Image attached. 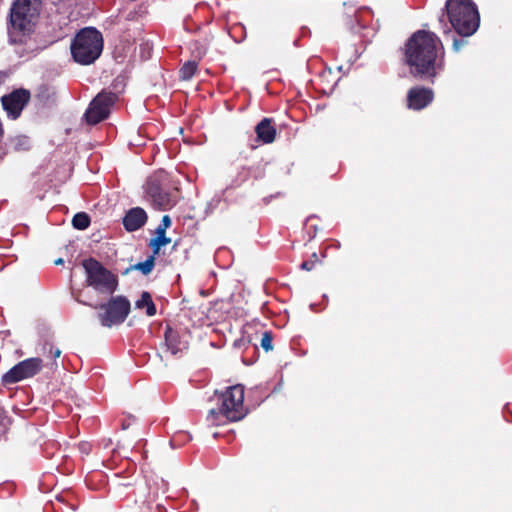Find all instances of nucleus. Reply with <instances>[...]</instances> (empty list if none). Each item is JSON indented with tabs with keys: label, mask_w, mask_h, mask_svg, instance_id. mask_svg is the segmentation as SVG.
<instances>
[{
	"label": "nucleus",
	"mask_w": 512,
	"mask_h": 512,
	"mask_svg": "<svg viewBox=\"0 0 512 512\" xmlns=\"http://www.w3.org/2000/svg\"><path fill=\"white\" fill-rule=\"evenodd\" d=\"M171 225V219L168 215L162 217L160 225L156 229V237L151 239L150 247L153 249L154 255L159 253L161 247L168 245L171 239L166 237V229Z\"/></svg>",
	"instance_id": "obj_14"
},
{
	"label": "nucleus",
	"mask_w": 512,
	"mask_h": 512,
	"mask_svg": "<svg viewBox=\"0 0 512 512\" xmlns=\"http://www.w3.org/2000/svg\"><path fill=\"white\" fill-rule=\"evenodd\" d=\"M217 408L210 409L207 419L213 424H220L222 416L228 421H239L247 413L244 408V387L240 384L229 387L221 394H215Z\"/></svg>",
	"instance_id": "obj_2"
},
{
	"label": "nucleus",
	"mask_w": 512,
	"mask_h": 512,
	"mask_svg": "<svg viewBox=\"0 0 512 512\" xmlns=\"http://www.w3.org/2000/svg\"><path fill=\"white\" fill-rule=\"evenodd\" d=\"M441 45L436 34L419 30L407 41L405 62L414 76L435 75L437 46Z\"/></svg>",
	"instance_id": "obj_1"
},
{
	"label": "nucleus",
	"mask_w": 512,
	"mask_h": 512,
	"mask_svg": "<svg viewBox=\"0 0 512 512\" xmlns=\"http://www.w3.org/2000/svg\"><path fill=\"white\" fill-rule=\"evenodd\" d=\"M261 347L266 351H271L273 349L272 345V335L270 332L266 331L263 333L261 338Z\"/></svg>",
	"instance_id": "obj_20"
},
{
	"label": "nucleus",
	"mask_w": 512,
	"mask_h": 512,
	"mask_svg": "<svg viewBox=\"0 0 512 512\" xmlns=\"http://www.w3.org/2000/svg\"><path fill=\"white\" fill-rule=\"evenodd\" d=\"M117 100V95L113 92L102 91L90 103L85 118L89 124L95 125L106 119L110 113V108Z\"/></svg>",
	"instance_id": "obj_8"
},
{
	"label": "nucleus",
	"mask_w": 512,
	"mask_h": 512,
	"mask_svg": "<svg viewBox=\"0 0 512 512\" xmlns=\"http://www.w3.org/2000/svg\"><path fill=\"white\" fill-rule=\"evenodd\" d=\"M172 332L171 328L170 327H167L166 331H165V339H166V342L169 341V335L170 333Z\"/></svg>",
	"instance_id": "obj_23"
},
{
	"label": "nucleus",
	"mask_w": 512,
	"mask_h": 512,
	"mask_svg": "<svg viewBox=\"0 0 512 512\" xmlns=\"http://www.w3.org/2000/svg\"><path fill=\"white\" fill-rule=\"evenodd\" d=\"M102 49V35L92 27L80 30L71 43L73 59L82 65L93 63L100 56Z\"/></svg>",
	"instance_id": "obj_5"
},
{
	"label": "nucleus",
	"mask_w": 512,
	"mask_h": 512,
	"mask_svg": "<svg viewBox=\"0 0 512 512\" xmlns=\"http://www.w3.org/2000/svg\"><path fill=\"white\" fill-rule=\"evenodd\" d=\"M52 354H53V356H54L55 358H58V357H60V355H61V350L57 348V349H55V350H53V351H52Z\"/></svg>",
	"instance_id": "obj_24"
},
{
	"label": "nucleus",
	"mask_w": 512,
	"mask_h": 512,
	"mask_svg": "<svg viewBox=\"0 0 512 512\" xmlns=\"http://www.w3.org/2000/svg\"><path fill=\"white\" fill-rule=\"evenodd\" d=\"M30 98V93L27 90L19 89L9 95L2 97V105L8 116L12 119L19 117L24 106Z\"/></svg>",
	"instance_id": "obj_10"
},
{
	"label": "nucleus",
	"mask_w": 512,
	"mask_h": 512,
	"mask_svg": "<svg viewBox=\"0 0 512 512\" xmlns=\"http://www.w3.org/2000/svg\"><path fill=\"white\" fill-rule=\"evenodd\" d=\"M147 193L151 198L153 206L157 209L167 210L175 204L171 196L157 185H149Z\"/></svg>",
	"instance_id": "obj_12"
},
{
	"label": "nucleus",
	"mask_w": 512,
	"mask_h": 512,
	"mask_svg": "<svg viewBox=\"0 0 512 512\" xmlns=\"http://www.w3.org/2000/svg\"><path fill=\"white\" fill-rule=\"evenodd\" d=\"M258 140L263 143L269 144L275 140L276 129L272 125V121L269 118H264L255 127Z\"/></svg>",
	"instance_id": "obj_15"
},
{
	"label": "nucleus",
	"mask_w": 512,
	"mask_h": 512,
	"mask_svg": "<svg viewBox=\"0 0 512 512\" xmlns=\"http://www.w3.org/2000/svg\"><path fill=\"white\" fill-rule=\"evenodd\" d=\"M130 307V302L127 298L124 296H116L95 308L100 310L98 318L101 325L104 327H112L124 322L130 312Z\"/></svg>",
	"instance_id": "obj_7"
},
{
	"label": "nucleus",
	"mask_w": 512,
	"mask_h": 512,
	"mask_svg": "<svg viewBox=\"0 0 512 512\" xmlns=\"http://www.w3.org/2000/svg\"><path fill=\"white\" fill-rule=\"evenodd\" d=\"M42 368V360L40 358H29L26 359L14 367H12L3 376V382L5 384H13L21 380L33 377Z\"/></svg>",
	"instance_id": "obj_9"
},
{
	"label": "nucleus",
	"mask_w": 512,
	"mask_h": 512,
	"mask_svg": "<svg viewBox=\"0 0 512 512\" xmlns=\"http://www.w3.org/2000/svg\"><path fill=\"white\" fill-rule=\"evenodd\" d=\"M83 268L86 274V284L98 294L108 296L113 294L118 286L117 276L106 269L95 259L84 260Z\"/></svg>",
	"instance_id": "obj_6"
},
{
	"label": "nucleus",
	"mask_w": 512,
	"mask_h": 512,
	"mask_svg": "<svg viewBox=\"0 0 512 512\" xmlns=\"http://www.w3.org/2000/svg\"><path fill=\"white\" fill-rule=\"evenodd\" d=\"M55 265H61L64 263V260L62 258H58L54 261Z\"/></svg>",
	"instance_id": "obj_25"
},
{
	"label": "nucleus",
	"mask_w": 512,
	"mask_h": 512,
	"mask_svg": "<svg viewBox=\"0 0 512 512\" xmlns=\"http://www.w3.org/2000/svg\"><path fill=\"white\" fill-rule=\"evenodd\" d=\"M432 99L433 92L427 88H412L408 92V105L415 110L426 107Z\"/></svg>",
	"instance_id": "obj_11"
},
{
	"label": "nucleus",
	"mask_w": 512,
	"mask_h": 512,
	"mask_svg": "<svg viewBox=\"0 0 512 512\" xmlns=\"http://www.w3.org/2000/svg\"><path fill=\"white\" fill-rule=\"evenodd\" d=\"M449 21L455 31L464 37L471 36L479 27V14L471 0H448Z\"/></svg>",
	"instance_id": "obj_3"
},
{
	"label": "nucleus",
	"mask_w": 512,
	"mask_h": 512,
	"mask_svg": "<svg viewBox=\"0 0 512 512\" xmlns=\"http://www.w3.org/2000/svg\"><path fill=\"white\" fill-rule=\"evenodd\" d=\"M197 62L187 61L180 69V78L182 80H190L197 70Z\"/></svg>",
	"instance_id": "obj_17"
},
{
	"label": "nucleus",
	"mask_w": 512,
	"mask_h": 512,
	"mask_svg": "<svg viewBox=\"0 0 512 512\" xmlns=\"http://www.w3.org/2000/svg\"><path fill=\"white\" fill-rule=\"evenodd\" d=\"M137 309L146 308V314L150 317L156 314V307L152 301L151 295L148 292H143L141 298L135 302Z\"/></svg>",
	"instance_id": "obj_16"
},
{
	"label": "nucleus",
	"mask_w": 512,
	"mask_h": 512,
	"mask_svg": "<svg viewBox=\"0 0 512 512\" xmlns=\"http://www.w3.org/2000/svg\"><path fill=\"white\" fill-rule=\"evenodd\" d=\"M72 224L74 228L84 230L90 224V217L84 212L77 213L72 219Z\"/></svg>",
	"instance_id": "obj_18"
},
{
	"label": "nucleus",
	"mask_w": 512,
	"mask_h": 512,
	"mask_svg": "<svg viewBox=\"0 0 512 512\" xmlns=\"http://www.w3.org/2000/svg\"><path fill=\"white\" fill-rule=\"evenodd\" d=\"M146 221V212L140 207H135L126 213L123 218V225L127 231H135L141 228Z\"/></svg>",
	"instance_id": "obj_13"
},
{
	"label": "nucleus",
	"mask_w": 512,
	"mask_h": 512,
	"mask_svg": "<svg viewBox=\"0 0 512 512\" xmlns=\"http://www.w3.org/2000/svg\"><path fill=\"white\" fill-rule=\"evenodd\" d=\"M467 44V41L464 39H457L455 38L453 40V50L455 52H459L462 47H464Z\"/></svg>",
	"instance_id": "obj_21"
},
{
	"label": "nucleus",
	"mask_w": 512,
	"mask_h": 512,
	"mask_svg": "<svg viewBox=\"0 0 512 512\" xmlns=\"http://www.w3.org/2000/svg\"><path fill=\"white\" fill-rule=\"evenodd\" d=\"M154 264H155V256L152 255V256H149L144 262H140V263L133 265L131 267V269L139 270L144 275H148L152 271Z\"/></svg>",
	"instance_id": "obj_19"
},
{
	"label": "nucleus",
	"mask_w": 512,
	"mask_h": 512,
	"mask_svg": "<svg viewBox=\"0 0 512 512\" xmlns=\"http://www.w3.org/2000/svg\"><path fill=\"white\" fill-rule=\"evenodd\" d=\"M301 268L303 270H307V271H310L312 268H313V265L311 263H308V262H303L301 264Z\"/></svg>",
	"instance_id": "obj_22"
},
{
	"label": "nucleus",
	"mask_w": 512,
	"mask_h": 512,
	"mask_svg": "<svg viewBox=\"0 0 512 512\" xmlns=\"http://www.w3.org/2000/svg\"><path fill=\"white\" fill-rule=\"evenodd\" d=\"M42 0H15L10 9L11 34L29 35L38 23Z\"/></svg>",
	"instance_id": "obj_4"
}]
</instances>
